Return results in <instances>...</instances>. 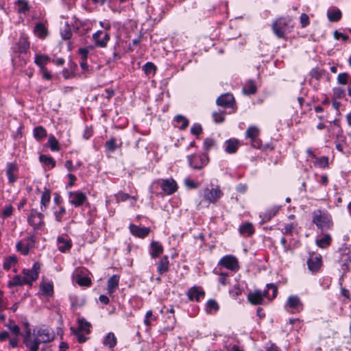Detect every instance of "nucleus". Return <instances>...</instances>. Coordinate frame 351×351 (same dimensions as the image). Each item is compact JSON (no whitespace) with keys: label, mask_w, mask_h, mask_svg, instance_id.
Here are the masks:
<instances>
[{"label":"nucleus","mask_w":351,"mask_h":351,"mask_svg":"<svg viewBox=\"0 0 351 351\" xmlns=\"http://www.w3.org/2000/svg\"><path fill=\"white\" fill-rule=\"evenodd\" d=\"M288 304L291 308H295L300 304V300L297 296H291L288 298Z\"/></svg>","instance_id":"79ce46f5"},{"label":"nucleus","mask_w":351,"mask_h":351,"mask_svg":"<svg viewBox=\"0 0 351 351\" xmlns=\"http://www.w3.org/2000/svg\"><path fill=\"white\" fill-rule=\"evenodd\" d=\"M34 33L38 36V37L40 38H44L47 36L48 34L47 29L45 27V26L41 23H38L34 29Z\"/></svg>","instance_id":"2eb2a0df"},{"label":"nucleus","mask_w":351,"mask_h":351,"mask_svg":"<svg viewBox=\"0 0 351 351\" xmlns=\"http://www.w3.org/2000/svg\"><path fill=\"white\" fill-rule=\"evenodd\" d=\"M152 252H151V256L153 258H156L159 254L163 252L162 246L157 241H152L151 243Z\"/></svg>","instance_id":"6ab92c4d"},{"label":"nucleus","mask_w":351,"mask_h":351,"mask_svg":"<svg viewBox=\"0 0 351 351\" xmlns=\"http://www.w3.org/2000/svg\"><path fill=\"white\" fill-rule=\"evenodd\" d=\"M47 144L52 151H58L60 149L58 141L53 135L49 137Z\"/></svg>","instance_id":"2f4dec72"},{"label":"nucleus","mask_w":351,"mask_h":351,"mask_svg":"<svg viewBox=\"0 0 351 351\" xmlns=\"http://www.w3.org/2000/svg\"><path fill=\"white\" fill-rule=\"evenodd\" d=\"M65 213H66V210H65L64 207H62V206L60 207V210L58 211H56L54 213V215H55V217H56V219L58 221H62V217L65 214Z\"/></svg>","instance_id":"8fccbe9b"},{"label":"nucleus","mask_w":351,"mask_h":351,"mask_svg":"<svg viewBox=\"0 0 351 351\" xmlns=\"http://www.w3.org/2000/svg\"><path fill=\"white\" fill-rule=\"evenodd\" d=\"M216 102L218 106L227 108L233 106L235 101L232 95L230 93H226L219 97Z\"/></svg>","instance_id":"0eeeda50"},{"label":"nucleus","mask_w":351,"mask_h":351,"mask_svg":"<svg viewBox=\"0 0 351 351\" xmlns=\"http://www.w3.org/2000/svg\"><path fill=\"white\" fill-rule=\"evenodd\" d=\"M248 300L252 304H261L263 302V298L262 292L259 290H256L253 293H250L248 295Z\"/></svg>","instance_id":"ddd939ff"},{"label":"nucleus","mask_w":351,"mask_h":351,"mask_svg":"<svg viewBox=\"0 0 351 351\" xmlns=\"http://www.w3.org/2000/svg\"><path fill=\"white\" fill-rule=\"evenodd\" d=\"M50 58L47 55H36L35 57V63L40 66L42 71L45 69V65L49 61Z\"/></svg>","instance_id":"f3484780"},{"label":"nucleus","mask_w":351,"mask_h":351,"mask_svg":"<svg viewBox=\"0 0 351 351\" xmlns=\"http://www.w3.org/2000/svg\"><path fill=\"white\" fill-rule=\"evenodd\" d=\"M18 171V166L14 162H10L7 165L6 174L8 178L9 182L12 184L16 181L17 177L15 173Z\"/></svg>","instance_id":"9b49d317"},{"label":"nucleus","mask_w":351,"mask_h":351,"mask_svg":"<svg viewBox=\"0 0 351 351\" xmlns=\"http://www.w3.org/2000/svg\"><path fill=\"white\" fill-rule=\"evenodd\" d=\"M19 51L20 53H25L29 47V43L25 37L20 38L18 43Z\"/></svg>","instance_id":"a878e982"},{"label":"nucleus","mask_w":351,"mask_h":351,"mask_svg":"<svg viewBox=\"0 0 351 351\" xmlns=\"http://www.w3.org/2000/svg\"><path fill=\"white\" fill-rule=\"evenodd\" d=\"M69 197L70 203L75 207L82 206L87 199L84 193L79 191L69 192Z\"/></svg>","instance_id":"39448f33"},{"label":"nucleus","mask_w":351,"mask_h":351,"mask_svg":"<svg viewBox=\"0 0 351 351\" xmlns=\"http://www.w3.org/2000/svg\"><path fill=\"white\" fill-rule=\"evenodd\" d=\"M311 75L312 77L318 80L323 75V72L322 71H319L317 69H315L311 71Z\"/></svg>","instance_id":"052dcab7"},{"label":"nucleus","mask_w":351,"mask_h":351,"mask_svg":"<svg viewBox=\"0 0 351 351\" xmlns=\"http://www.w3.org/2000/svg\"><path fill=\"white\" fill-rule=\"evenodd\" d=\"M42 338L40 337H37L34 340V343L32 344V346L31 348V351H38L39 348V344L40 343H43V341H41Z\"/></svg>","instance_id":"603ef678"},{"label":"nucleus","mask_w":351,"mask_h":351,"mask_svg":"<svg viewBox=\"0 0 351 351\" xmlns=\"http://www.w3.org/2000/svg\"><path fill=\"white\" fill-rule=\"evenodd\" d=\"M71 330L74 334H76L77 335V341L80 343H84L86 341V337L84 335L80 334V331H78L77 329L75 330L73 328H71Z\"/></svg>","instance_id":"4d7b16f0"},{"label":"nucleus","mask_w":351,"mask_h":351,"mask_svg":"<svg viewBox=\"0 0 351 351\" xmlns=\"http://www.w3.org/2000/svg\"><path fill=\"white\" fill-rule=\"evenodd\" d=\"M239 232L242 234L250 236L254 233V229L251 223L247 222L239 228Z\"/></svg>","instance_id":"393cba45"},{"label":"nucleus","mask_w":351,"mask_h":351,"mask_svg":"<svg viewBox=\"0 0 351 351\" xmlns=\"http://www.w3.org/2000/svg\"><path fill=\"white\" fill-rule=\"evenodd\" d=\"M169 269V260L167 256H163L158 264L157 270L160 274L167 272Z\"/></svg>","instance_id":"dca6fc26"},{"label":"nucleus","mask_w":351,"mask_h":351,"mask_svg":"<svg viewBox=\"0 0 351 351\" xmlns=\"http://www.w3.org/2000/svg\"><path fill=\"white\" fill-rule=\"evenodd\" d=\"M16 5H18V12L19 13H25L29 10L28 2L26 0H17Z\"/></svg>","instance_id":"c756f323"},{"label":"nucleus","mask_w":351,"mask_h":351,"mask_svg":"<svg viewBox=\"0 0 351 351\" xmlns=\"http://www.w3.org/2000/svg\"><path fill=\"white\" fill-rule=\"evenodd\" d=\"M191 134L194 135H199L202 132V128L199 124H194L191 128Z\"/></svg>","instance_id":"09e8293b"},{"label":"nucleus","mask_w":351,"mask_h":351,"mask_svg":"<svg viewBox=\"0 0 351 351\" xmlns=\"http://www.w3.org/2000/svg\"><path fill=\"white\" fill-rule=\"evenodd\" d=\"M119 276L113 275L108 280V293L109 294L113 293L119 286Z\"/></svg>","instance_id":"4468645a"},{"label":"nucleus","mask_w":351,"mask_h":351,"mask_svg":"<svg viewBox=\"0 0 351 351\" xmlns=\"http://www.w3.org/2000/svg\"><path fill=\"white\" fill-rule=\"evenodd\" d=\"M213 117L217 123H221L224 121V113L222 111L214 112Z\"/></svg>","instance_id":"37998d69"},{"label":"nucleus","mask_w":351,"mask_h":351,"mask_svg":"<svg viewBox=\"0 0 351 351\" xmlns=\"http://www.w3.org/2000/svg\"><path fill=\"white\" fill-rule=\"evenodd\" d=\"M334 93L338 98H341L344 95V90L340 88H335Z\"/></svg>","instance_id":"774afa93"},{"label":"nucleus","mask_w":351,"mask_h":351,"mask_svg":"<svg viewBox=\"0 0 351 351\" xmlns=\"http://www.w3.org/2000/svg\"><path fill=\"white\" fill-rule=\"evenodd\" d=\"M156 69V67L152 62H147L143 66V71L147 75L154 73Z\"/></svg>","instance_id":"ea45409f"},{"label":"nucleus","mask_w":351,"mask_h":351,"mask_svg":"<svg viewBox=\"0 0 351 351\" xmlns=\"http://www.w3.org/2000/svg\"><path fill=\"white\" fill-rule=\"evenodd\" d=\"M317 163L320 167H322V168L326 167L328 164V157L323 156V157L318 158Z\"/></svg>","instance_id":"13d9d810"},{"label":"nucleus","mask_w":351,"mask_h":351,"mask_svg":"<svg viewBox=\"0 0 351 351\" xmlns=\"http://www.w3.org/2000/svg\"><path fill=\"white\" fill-rule=\"evenodd\" d=\"M37 336L42 338L41 341L43 343H48L52 341L54 339V333L49 328H40L37 331Z\"/></svg>","instance_id":"1a4fd4ad"},{"label":"nucleus","mask_w":351,"mask_h":351,"mask_svg":"<svg viewBox=\"0 0 351 351\" xmlns=\"http://www.w3.org/2000/svg\"><path fill=\"white\" fill-rule=\"evenodd\" d=\"M331 242V237L329 234H326L322 239H317L316 244L317 246L322 248H324L328 246Z\"/></svg>","instance_id":"cd10ccee"},{"label":"nucleus","mask_w":351,"mask_h":351,"mask_svg":"<svg viewBox=\"0 0 351 351\" xmlns=\"http://www.w3.org/2000/svg\"><path fill=\"white\" fill-rule=\"evenodd\" d=\"M110 39V36L108 34H106L105 36H104V38L101 39V40H99V41H97V46H99L101 47H104L106 46L107 45V42Z\"/></svg>","instance_id":"5fc2aeb1"},{"label":"nucleus","mask_w":351,"mask_h":351,"mask_svg":"<svg viewBox=\"0 0 351 351\" xmlns=\"http://www.w3.org/2000/svg\"><path fill=\"white\" fill-rule=\"evenodd\" d=\"M40 268V264L35 263L32 269H24L23 270V274H24L23 282H25V284L31 285L32 282L35 281L38 278Z\"/></svg>","instance_id":"f03ea898"},{"label":"nucleus","mask_w":351,"mask_h":351,"mask_svg":"<svg viewBox=\"0 0 351 351\" xmlns=\"http://www.w3.org/2000/svg\"><path fill=\"white\" fill-rule=\"evenodd\" d=\"M130 230L131 233L139 238H144L148 235L150 230L149 228H140L136 225H130Z\"/></svg>","instance_id":"f8f14e48"},{"label":"nucleus","mask_w":351,"mask_h":351,"mask_svg":"<svg viewBox=\"0 0 351 351\" xmlns=\"http://www.w3.org/2000/svg\"><path fill=\"white\" fill-rule=\"evenodd\" d=\"M40 161L45 163L46 165H51V167H54L56 165V162L54 160L49 156L46 155H41L39 158Z\"/></svg>","instance_id":"e433bc0d"},{"label":"nucleus","mask_w":351,"mask_h":351,"mask_svg":"<svg viewBox=\"0 0 351 351\" xmlns=\"http://www.w3.org/2000/svg\"><path fill=\"white\" fill-rule=\"evenodd\" d=\"M226 151L229 154L235 153L238 149L239 141L237 139L228 140L226 142Z\"/></svg>","instance_id":"a211bd4d"},{"label":"nucleus","mask_w":351,"mask_h":351,"mask_svg":"<svg viewBox=\"0 0 351 351\" xmlns=\"http://www.w3.org/2000/svg\"><path fill=\"white\" fill-rule=\"evenodd\" d=\"M307 265L309 270L312 272H317L322 265V257L311 256L307 261Z\"/></svg>","instance_id":"9d476101"},{"label":"nucleus","mask_w":351,"mask_h":351,"mask_svg":"<svg viewBox=\"0 0 351 351\" xmlns=\"http://www.w3.org/2000/svg\"><path fill=\"white\" fill-rule=\"evenodd\" d=\"M77 283L80 285L89 286L91 283V280L88 277H82L77 280Z\"/></svg>","instance_id":"bf43d9fd"},{"label":"nucleus","mask_w":351,"mask_h":351,"mask_svg":"<svg viewBox=\"0 0 351 351\" xmlns=\"http://www.w3.org/2000/svg\"><path fill=\"white\" fill-rule=\"evenodd\" d=\"M188 295L190 300L195 299L197 301H199V298L204 295V292L193 287L189 290Z\"/></svg>","instance_id":"4be33fe9"},{"label":"nucleus","mask_w":351,"mask_h":351,"mask_svg":"<svg viewBox=\"0 0 351 351\" xmlns=\"http://www.w3.org/2000/svg\"><path fill=\"white\" fill-rule=\"evenodd\" d=\"M12 207L11 206H6L2 213L3 217H9L12 215Z\"/></svg>","instance_id":"0e129e2a"},{"label":"nucleus","mask_w":351,"mask_h":351,"mask_svg":"<svg viewBox=\"0 0 351 351\" xmlns=\"http://www.w3.org/2000/svg\"><path fill=\"white\" fill-rule=\"evenodd\" d=\"M16 261L17 258L15 256H8L3 263V269L5 270H9L12 265L15 264L16 263Z\"/></svg>","instance_id":"72a5a7b5"},{"label":"nucleus","mask_w":351,"mask_h":351,"mask_svg":"<svg viewBox=\"0 0 351 351\" xmlns=\"http://www.w3.org/2000/svg\"><path fill=\"white\" fill-rule=\"evenodd\" d=\"M251 143L254 148H260L261 146V141L258 138L251 139Z\"/></svg>","instance_id":"338daca9"},{"label":"nucleus","mask_w":351,"mask_h":351,"mask_svg":"<svg viewBox=\"0 0 351 351\" xmlns=\"http://www.w3.org/2000/svg\"><path fill=\"white\" fill-rule=\"evenodd\" d=\"M300 20L302 27H306L309 24V17L305 13L301 14Z\"/></svg>","instance_id":"de8ad7c7"},{"label":"nucleus","mask_w":351,"mask_h":351,"mask_svg":"<svg viewBox=\"0 0 351 351\" xmlns=\"http://www.w3.org/2000/svg\"><path fill=\"white\" fill-rule=\"evenodd\" d=\"M175 121L177 123H182L181 126H180V129L182 130L186 129L189 125V121L187 120V119H186L182 115H177L175 117Z\"/></svg>","instance_id":"c9c22d12"},{"label":"nucleus","mask_w":351,"mask_h":351,"mask_svg":"<svg viewBox=\"0 0 351 351\" xmlns=\"http://www.w3.org/2000/svg\"><path fill=\"white\" fill-rule=\"evenodd\" d=\"M6 326L15 335H19L20 333V328L18 326L14 325V321L12 319H9L8 323L6 324Z\"/></svg>","instance_id":"58836bf2"},{"label":"nucleus","mask_w":351,"mask_h":351,"mask_svg":"<svg viewBox=\"0 0 351 351\" xmlns=\"http://www.w3.org/2000/svg\"><path fill=\"white\" fill-rule=\"evenodd\" d=\"M104 343L109 348H112L116 346L117 339L112 332H109L104 339Z\"/></svg>","instance_id":"b1692460"},{"label":"nucleus","mask_w":351,"mask_h":351,"mask_svg":"<svg viewBox=\"0 0 351 351\" xmlns=\"http://www.w3.org/2000/svg\"><path fill=\"white\" fill-rule=\"evenodd\" d=\"M58 243L60 245L58 250L62 252H65L66 250H69L72 245L71 241H66L62 237L58 238Z\"/></svg>","instance_id":"aec40b11"},{"label":"nucleus","mask_w":351,"mask_h":351,"mask_svg":"<svg viewBox=\"0 0 351 351\" xmlns=\"http://www.w3.org/2000/svg\"><path fill=\"white\" fill-rule=\"evenodd\" d=\"M348 74L346 73H342L338 75L337 81L339 84H346L348 80Z\"/></svg>","instance_id":"a18cd8bd"},{"label":"nucleus","mask_w":351,"mask_h":351,"mask_svg":"<svg viewBox=\"0 0 351 351\" xmlns=\"http://www.w3.org/2000/svg\"><path fill=\"white\" fill-rule=\"evenodd\" d=\"M313 222L319 228H324L326 226L325 219L320 214L314 215Z\"/></svg>","instance_id":"7c9ffc66"},{"label":"nucleus","mask_w":351,"mask_h":351,"mask_svg":"<svg viewBox=\"0 0 351 351\" xmlns=\"http://www.w3.org/2000/svg\"><path fill=\"white\" fill-rule=\"evenodd\" d=\"M341 16V12L339 9L328 10L327 12L328 19L330 22L339 21Z\"/></svg>","instance_id":"412c9836"},{"label":"nucleus","mask_w":351,"mask_h":351,"mask_svg":"<svg viewBox=\"0 0 351 351\" xmlns=\"http://www.w3.org/2000/svg\"><path fill=\"white\" fill-rule=\"evenodd\" d=\"M184 183L186 186H187L189 188L195 189L198 187V184L195 183L193 180L190 179H186Z\"/></svg>","instance_id":"e2e57ef3"},{"label":"nucleus","mask_w":351,"mask_h":351,"mask_svg":"<svg viewBox=\"0 0 351 351\" xmlns=\"http://www.w3.org/2000/svg\"><path fill=\"white\" fill-rule=\"evenodd\" d=\"M189 164L196 169H201L208 162V157L206 156L196 157L195 155L188 156Z\"/></svg>","instance_id":"20e7f679"},{"label":"nucleus","mask_w":351,"mask_h":351,"mask_svg":"<svg viewBox=\"0 0 351 351\" xmlns=\"http://www.w3.org/2000/svg\"><path fill=\"white\" fill-rule=\"evenodd\" d=\"M50 199H51L50 191L49 190H45L42 194L41 200H40V204H41L40 208H41L42 211L45 210L47 204L50 202Z\"/></svg>","instance_id":"5701e85b"},{"label":"nucleus","mask_w":351,"mask_h":351,"mask_svg":"<svg viewBox=\"0 0 351 351\" xmlns=\"http://www.w3.org/2000/svg\"><path fill=\"white\" fill-rule=\"evenodd\" d=\"M248 89L243 88V92L244 94H254L256 91V86L252 80L248 81Z\"/></svg>","instance_id":"4c0bfd02"},{"label":"nucleus","mask_w":351,"mask_h":351,"mask_svg":"<svg viewBox=\"0 0 351 351\" xmlns=\"http://www.w3.org/2000/svg\"><path fill=\"white\" fill-rule=\"evenodd\" d=\"M34 136L37 140H40L47 136V131L43 126H38L34 129Z\"/></svg>","instance_id":"bb28decb"},{"label":"nucleus","mask_w":351,"mask_h":351,"mask_svg":"<svg viewBox=\"0 0 351 351\" xmlns=\"http://www.w3.org/2000/svg\"><path fill=\"white\" fill-rule=\"evenodd\" d=\"M36 216L40 219V221L38 223H36L35 228H38L40 226H42L44 224V221H43V218L44 217V215L41 213H38L36 214Z\"/></svg>","instance_id":"69168bd1"},{"label":"nucleus","mask_w":351,"mask_h":351,"mask_svg":"<svg viewBox=\"0 0 351 351\" xmlns=\"http://www.w3.org/2000/svg\"><path fill=\"white\" fill-rule=\"evenodd\" d=\"M161 188L165 193L168 195H171L176 191L178 186L176 181L172 179H167L162 180Z\"/></svg>","instance_id":"6e6552de"},{"label":"nucleus","mask_w":351,"mask_h":351,"mask_svg":"<svg viewBox=\"0 0 351 351\" xmlns=\"http://www.w3.org/2000/svg\"><path fill=\"white\" fill-rule=\"evenodd\" d=\"M78 323V331L85 330L86 333L90 332L89 327L90 326V324L89 322H86L84 319H79Z\"/></svg>","instance_id":"473e14b6"},{"label":"nucleus","mask_w":351,"mask_h":351,"mask_svg":"<svg viewBox=\"0 0 351 351\" xmlns=\"http://www.w3.org/2000/svg\"><path fill=\"white\" fill-rule=\"evenodd\" d=\"M36 214H37V211L34 209H32L31 210V213L29 215V216L27 218V221H28V223L32 225V226H35L36 225V222H35V217L36 216Z\"/></svg>","instance_id":"3c124183"},{"label":"nucleus","mask_w":351,"mask_h":351,"mask_svg":"<svg viewBox=\"0 0 351 351\" xmlns=\"http://www.w3.org/2000/svg\"><path fill=\"white\" fill-rule=\"evenodd\" d=\"M215 144V141L212 138H206L204 141V146L206 151H208Z\"/></svg>","instance_id":"864d4df0"},{"label":"nucleus","mask_w":351,"mask_h":351,"mask_svg":"<svg viewBox=\"0 0 351 351\" xmlns=\"http://www.w3.org/2000/svg\"><path fill=\"white\" fill-rule=\"evenodd\" d=\"M219 263L224 266L226 268L235 271L239 267L237 259L233 256H226L223 257Z\"/></svg>","instance_id":"423d86ee"},{"label":"nucleus","mask_w":351,"mask_h":351,"mask_svg":"<svg viewBox=\"0 0 351 351\" xmlns=\"http://www.w3.org/2000/svg\"><path fill=\"white\" fill-rule=\"evenodd\" d=\"M223 192L217 186L216 188H206L204 190V199L206 202L215 204L223 195Z\"/></svg>","instance_id":"7ed1b4c3"},{"label":"nucleus","mask_w":351,"mask_h":351,"mask_svg":"<svg viewBox=\"0 0 351 351\" xmlns=\"http://www.w3.org/2000/svg\"><path fill=\"white\" fill-rule=\"evenodd\" d=\"M207 306L210 310L213 309L216 311L219 309V305L215 300H209L208 301Z\"/></svg>","instance_id":"6e6d98bb"},{"label":"nucleus","mask_w":351,"mask_h":351,"mask_svg":"<svg viewBox=\"0 0 351 351\" xmlns=\"http://www.w3.org/2000/svg\"><path fill=\"white\" fill-rule=\"evenodd\" d=\"M291 19L289 17H280L272 24V29L278 38H283L285 29Z\"/></svg>","instance_id":"f257e3e1"},{"label":"nucleus","mask_w":351,"mask_h":351,"mask_svg":"<svg viewBox=\"0 0 351 351\" xmlns=\"http://www.w3.org/2000/svg\"><path fill=\"white\" fill-rule=\"evenodd\" d=\"M23 284H25V282H23V278L22 279L20 276L16 275L14 276L12 280L8 282V287H11L14 286L22 285Z\"/></svg>","instance_id":"f704fd0d"},{"label":"nucleus","mask_w":351,"mask_h":351,"mask_svg":"<svg viewBox=\"0 0 351 351\" xmlns=\"http://www.w3.org/2000/svg\"><path fill=\"white\" fill-rule=\"evenodd\" d=\"M41 289L43 293L46 295H50L53 293V286L49 283H43Z\"/></svg>","instance_id":"a19ab883"},{"label":"nucleus","mask_w":351,"mask_h":351,"mask_svg":"<svg viewBox=\"0 0 351 351\" xmlns=\"http://www.w3.org/2000/svg\"><path fill=\"white\" fill-rule=\"evenodd\" d=\"M334 37L335 39L339 40L340 38L343 39V40L346 41L348 40V36L347 35L343 34L339 32L337 30L334 32Z\"/></svg>","instance_id":"680f3d73"},{"label":"nucleus","mask_w":351,"mask_h":351,"mask_svg":"<svg viewBox=\"0 0 351 351\" xmlns=\"http://www.w3.org/2000/svg\"><path fill=\"white\" fill-rule=\"evenodd\" d=\"M116 198L117 201H121L124 202L126 201L128 199L130 198V196L125 193H119L116 195ZM133 199H136V197L134 196L131 197Z\"/></svg>","instance_id":"49530a36"},{"label":"nucleus","mask_w":351,"mask_h":351,"mask_svg":"<svg viewBox=\"0 0 351 351\" xmlns=\"http://www.w3.org/2000/svg\"><path fill=\"white\" fill-rule=\"evenodd\" d=\"M259 135V130L256 126H250L246 131V136L250 139L256 138Z\"/></svg>","instance_id":"c85d7f7f"},{"label":"nucleus","mask_w":351,"mask_h":351,"mask_svg":"<svg viewBox=\"0 0 351 351\" xmlns=\"http://www.w3.org/2000/svg\"><path fill=\"white\" fill-rule=\"evenodd\" d=\"M105 146L108 151L113 152L116 149L115 139L113 138H110L106 142Z\"/></svg>","instance_id":"c03bdc74"}]
</instances>
